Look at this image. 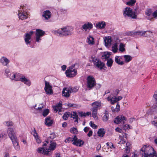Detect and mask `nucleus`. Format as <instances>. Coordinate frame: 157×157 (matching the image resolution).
<instances>
[{"label": "nucleus", "instance_id": "f257e3e1", "mask_svg": "<svg viewBox=\"0 0 157 157\" xmlns=\"http://www.w3.org/2000/svg\"><path fill=\"white\" fill-rule=\"evenodd\" d=\"M43 146V147L38 148L37 150L38 152L44 155H50L52 154L51 151L55 149L56 144L54 142L51 141L49 143L48 141L46 140L45 143L44 144Z\"/></svg>", "mask_w": 157, "mask_h": 157}, {"label": "nucleus", "instance_id": "f03ea898", "mask_svg": "<svg viewBox=\"0 0 157 157\" xmlns=\"http://www.w3.org/2000/svg\"><path fill=\"white\" fill-rule=\"evenodd\" d=\"M140 151H142V157H157V153L151 146H144L141 149Z\"/></svg>", "mask_w": 157, "mask_h": 157}, {"label": "nucleus", "instance_id": "7ed1b4c3", "mask_svg": "<svg viewBox=\"0 0 157 157\" xmlns=\"http://www.w3.org/2000/svg\"><path fill=\"white\" fill-rule=\"evenodd\" d=\"M72 30L73 29L71 27L67 26L59 29L55 32V33H57V34H58L59 35L66 36L71 35Z\"/></svg>", "mask_w": 157, "mask_h": 157}, {"label": "nucleus", "instance_id": "20e7f679", "mask_svg": "<svg viewBox=\"0 0 157 157\" xmlns=\"http://www.w3.org/2000/svg\"><path fill=\"white\" fill-rule=\"evenodd\" d=\"M75 64L72 65L66 71L65 73L67 77H72L77 75V70L75 69Z\"/></svg>", "mask_w": 157, "mask_h": 157}, {"label": "nucleus", "instance_id": "39448f33", "mask_svg": "<svg viewBox=\"0 0 157 157\" xmlns=\"http://www.w3.org/2000/svg\"><path fill=\"white\" fill-rule=\"evenodd\" d=\"M123 15L125 17H130L132 19H136V15L133 14L132 9L129 7H127L123 11Z\"/></svg>", "mask_w": 157, "mask_h": 157}, {"label": "nucleus", "instance_id": "423d86ee", "mask_svg": "<svg viewBox=\"0 0 157 157\" xmlns=\"http://www.w3.org/2000/svg\"><path fill=\"white\" fill-rule=\"evenodd\" d=\"M87 86L89 88H92L96 85L95 79L92 76H88L87 78Z\"/></svg>", "mask_w": 157, "mask_h": 157}, {"label": "nucleus", "instance_id": "0eeeda50", "mask_svg": "<svg viewBox=\"0 0 157 157\" xmlns=\"http://www.w3.org/2000/svg\"><path fill=\"white\" fill-rule=\"evenodd\" d=\"M36 41L37 42H39L41 40L40 38L45 34V32L42 30L39 29H36Z\"/></svg>", "mask_w": 157, "mask_h": 157}, {"label": "nucleus", "instance_id": "6e6552de", "mask_svg": "<svg viewBox=\"0 0 157 157\" xmlns=\"http://www.w3.org/2000/svg\"><path fill=\"white\" fill-rule=\"evenodd\" d=\"M72 142L73 144L77 146L81 147L84 144V142L80 139H78L76 135H75L73 137Z\"/></svg>", "mask_w": 157, "mask_h": 157}, {"label": "nucleus", "instance_id": "1a4fd4ad", "mask_svg": "<svg viewBox=\"0 0 157 157\" xmlns=\"http://www.w3.org/2000/svg\"><path fill=\"white\" fill-rule=\"evenodd\" d=\"M8 135L11 140L17 138L16 133L15 132V128H8L7 130Z\"/></svg>", "mask_w": 157, "mask_h": 157}, {"label": "nucleus", "instance_id": "9d476101", "mask_svg": "<svg viewBox=\"0 0 157 157\" xmlns=\"http://www.w3.org/2000/svg\"><path fill=\"white\" fill-rule=\"evenodd\" d=\"M126 118L122 115H119L115 119L114 122L116 124L121 123L124 124L126 120Z\"/></svg>", "mask_w": 157, "mask_h": 157}, {"label": "nucleus", "instance_id": "9b49d317", "mask_svg": "<svg viewBox=\"0 0 157 157\" xmlns=\"http://www.w3.org/2000/svg\"><path fill=\"white\" fill-rule=\"evenodd\" d=\"M45 86L44 90L47 94H51L53 93V91L52 89V87L51 86L49 83L45 81Z\"/></svg>", "mask_w": 157, "mask_h": 157}, {"label": "nucleus", "instance_id": "f8f14e48", "mask_svg": "<svg viewBox=\"0 0 157 157\" xmlns=\"http://www.w3.org/2000/svg\"><path fill=\"white\" fill-rule=\"evenodd\" d=\"M33 32L31 31L29 33L25 34L24 40L27 44L30 43V42L29 40L31 39V36L33 35Z\"/></svg>", "mask_w": 157, "mask_h": 157}, {"label": "nucleus", "instance_id": "ddd939ff", "mask_svg": "<svg viewBox=\"0 0 157 157\" xmlns=\"http://www.w3.org/2000/svg\"><path fill=\"white\" fill-rule=\"evenodd\" d=\"M11 140L14 148L16 150L19 151L20 149V147L19 145L17 138L12 139Z\"/></svg>", "mask_w": 157, "mask_h": 157}, {"label": "nucleus", "instance_id": "4468645a", "mask_svg": "<svg viewBox=\"0 0 157 157\" xmlns=\"http://www.w3.org/2000/svg\"><path fill=\"white\" fill-rule=\"evenodd\" d=\"M105 64L99 59L94 64V67H97L100 70H101L105 67Z\"/></svg>", "mask_w": 157, "mask_h": 157}, {"label": "nucleus", "instance_id": "2eb2a0df", "mask_svg": "<svg viewBox=\"0 0 157 157\" xmlns=\"http://www.w3.org/2000/svg\"><path fill=\"white\" fill-rule=\"evenodd\" d=\"M93 27L92 24L91 23L88 22L85 24L82 27V29L86 31L87 29H91Z\"/></svg>", "mask_w": 157, "mask_h": 157}, {"label": "nucleus", "instance_id": "dca6fc26", "mask_svg": "<svg viewBox=\"0 0 157 157\" xmlns=\"http://www.w3.org/2000/svg\"><path fill=\"white\" fill-rule=\"evenodd\" d=\"M20 81L23 82L28 86H29L31 84V82L29 80L27 79L24 76H22V77L20 78Z\"/></svg>", "mask_w": 157, "mask_h": 157}, {"label": "nucleus", "instance_id": "f3484780", "mask_svg": "<svg viewBox=\"0 0 157 157\" xmlns=\"http://www.w3.org/2000/svg\"><path fill=\"white\" fill-rule=\"evenodd\" d=\"M42 16L43 17H44L45 19L48 20L51 17V13L49 10H47L43 12Z\"/></svg>", "mask_w": 157, "mask_h": 157}, {"label": "nucleus", "instance_id": "a211bd4d", "mask_svg": "<svg viewBox=\"0 0 157 157\" xmlns=\"http://www.w3.org/2000/svg\"><path fill=\"white\" fill-rule=\"evenodd\" d=\"M0 62L3 65L7 66L10 62V61L6 58L3 56L1 58Z\"/></svg>", "mask_w": 157, "mask_h": 157}, {"label": "nucleus", "instance_id": "6ab92c4d", "mask_svg": "<svg viewBox=\"0 0 157 157\" xmlns=\"http://www.w3.org/2000/svg\"><path fill=\"white\" fill-rule=\"evenodd\" d=\"M20 74H14L10 77V78L16 81H20V78L21 77Z\"/></svg>", "mask_w": 157, "mask_h": 157}, {"label": "nucleus", "instance_id": "aec40b11", "mask_svg": "<svg viewBox=\"0 0 157 157\" xmlns=\"http://www.w3.org/2000/svg\"><path fill=\"white\" fill-rule=\"evenodd\" d=\"M91 105L93 106L92 109H97L98 110V108L101 106V103L98 101H95L91 104Z\"/></svg>", "mask_w": 157, "mask_h": 157}, {"label": "nucleus", "instance_id": "412c9836", "mask_svg": "<svg viewBox=\"0 0 157 157\" xmlns=\"http://www.w3.org/2000/svg\"><path fill=\"white\" fill-rule=\"evenodd\" d=\"M68 88H64L62 91L63 96L67 98L70 96V93Z\"/></svg>", "mask_w": 157, "mask_h": 157}, {"label": "nucleus", "instance_id": "4be33fe9", "mask_svg": "<svg viewBox=\"0 0 157 157\" xmlns=\"http://www.w3.org/2000/svg\"><path fill=\"white\" fill-rule=\"evenodd\" d=\"M104 40L105 43V45L106 46H108L110 45L112 41L111 37L108 36L105 37L104 38Z\"/></svg>", "mask_w": 157, "mask_h": 157}, {"label": "nucleus", "instance_id": "5701e85b", "mask_svg": "<svg viewBox=\"0 0 157 157\" xmlns=\"http://www.w3.org/2000/svg\"><path fill=\"white\" fill-rule=\"evenodd\" d=\"M121 56H116L115 57V62L118 64L122 65L124 64V63L123 61H121Z\"/></svg>", "mask_w": 157, "mask_h": 157}, {"label": "nucleus", "instance_id": "b1692460", "mask_svg": "<svg viewBox=\"0 0 157 157\" xmlns=\"http://www.w3.org/2000/svg\"><path fill=\"white\" fill-rule=\"evenodd\" d=\"M18 15L19 19L21 20L26 19L28 17V15L26 12L18 13Z\"/></svg>", "mask_w": 157, "mask_h": 157}, {"label": "nucleus", "instance_id": "393cba45", "mask_svg": "<svg viewBox=\"0 0 157 157\" xmlns=\"http://www.w3.org/2000/svg\"><path fill=\"white\" fill-rule=\"evenodd\" d=\"M53 123V121L51 119V117H48L45 121V124L48 126H51Z\"/></svg>", "mask_w": 157, "mask_h": 157}, {"label": "nucleus", "instance_id": "a878e982", "mask_svg": "<svg viewBox=\"0 0 157 157\" xmlns=\"http://www.w3.org/2000/svg\"><path fill=\"white\" fill-rule=\"evenodd\" d=\"M105 23L104 21L99 22L96 24V27L98 29H103L105 26Z\"/></svg>", "mask_w": 157, "mask_h": 157}, {"label": "nucleus", "instance_id": "bb28decb", "mask_svg": "<svg viewBox=\"0 0 157 157\" xmlns=\"http://www.w3.org/2000/svg\"><path fill=\"white\" fill-rule=\"evenodd\" d=\"M99 59L96 57L93 56H91L90 59V61L93 63L94 65L99 60Z\"/></svg>", "mask_w": 157, "mask_h": 157}, {"label": "nucleus", "instance_id": "cd10ccee", "mask_svg": "<svg viewBox=\"0 0 157 157\" xmlns=\"http://www.w3.org/2000/svg\"><path fill=\"white\" fill-rule=\"evenodd\" d=\"M107 99L108 101H110L111 104L113 105L114 104L117 102L115 97L111 98L109 96L107 98Z\"/></svg>", "mask_w": 157, "mask_h": 157}, {"label": "nucleus", "instance_id": "c85d7f7f", "mask_svg": "<svg viewBox=\"0 0 157 157\" xmlns=\"http://www.w3.org/2000/svg\"><path fill=\"white\" fill-rule=\"evenodd\" d=\"M105 133L104 129L103 128L99 129L98 132V135L99 136L101 137L104 136Z\"/></svg>", "mask_w": 157, "mask_h": 157}, {"label": "nucleus", "instance_id": "c756f323", "mask_svg": "<svg viewBox=\"0 0 157 157\" xmlns=\"http://www.w3.org/2000/svg\"><path fill=\"white\" fill-rule=\"evenodd\" d=\"M94 39L92 36H89L87 38L86 41L89 44H93L94 43Z\"/></svg>", "mask_w": 157, "mask_h": 157}, {"label": "nucleus", "instance_id": "7c9ffc66", "mask_svg": "<svg viewBox=\"0 0 157 157\" xmlns=\"http://www.w3.org/2000/svg\"><path fill=\"white\" fill-rule=\"evenodd\" d=\"M111 55V53L110 52H105L102 56V58L103 59H105L107 60L109 59V56Z\"/></svg>", "mask_w": 157, "mask_h": 157}, {"label": "nucleus", "instance_id": "2f4dec72", "mask_svg": "<svg viewBox=\"0 0 157 157\" xmlns=\"http://www.w3.org/2000/svg\"><path fill=\"white\" fill-rule=\"evenodd\" d=\"M120 105L117 103L116 108H114L113 107H111V110L113 112H118L120 111Z\"/></svg>", "mask_w": 157, "mask_h": 157}, {"label": "nucleus", "instance_id": "473e14b6", "mask_svg": "<svg viewBox=\"0 0 157 157\" xmlns=\"http://www.w3.org/2000/svg\"><path fill=\"white\" fill-rule=\"evenodd\" d=\"M71 115L70 116V117H72L74 119H75V122H78V116L77 114V113L73 112L72 113H71Z\"/></svg>", "mask_w": 157, "mask_h": 157}, {"label": "nucleus", "instance_id": "72a5a7b5", "mask_svg": "<svg viewBox=\"0 0 157 157\" xmlns=\"http://www.w3.org/2000/svg\"><path fill=\"white\" fill-rule=\"evenodd\" d=\"M125 62L128 63L130 62L132 59V57L129 55H125L123 56Z\"/></svg>", "mask_w": 157, "mask_h": 157}, {"label": "nucleus", "instance_id": "f704fd0d", "mask_svg": "<svg viewBox=\"0 0 157 157\" xmlns=\"http://www.w3.org/2000/svg\"><path fill=\"white\" fill-rule=\"evenodd\" d=\"M152 13L151 10V9H147L145 11V14L147 15V16L150 17ZM147 19L148 20H150L151 19L149 18L148 17H146Z\"/></svg>", "mask_w": 157, "mask_h": 157}, {"label": "nucleus", "instance_id": "c9c22d12", "mask_svg": "<svg viewBox=\"0 0 157 157\" xmlns=\"http://www.w3.org/2000/svg\"><path fill=\"white\" fill-rule=\"evenodd\" d=\"M91 110L92 112V116L94 118H97V112L98 110L97 109H91Z\"/></svg>", "mask_w": 157, "mask_h": 157}, {"label": "nucleus", "instance_id": "e433bc0d", "mask_svg": "<svg viewBox=\"0 0 157 157\" xmlns=\"http://www.w3.org/2000/svg\"><path fill=\"white\" fill-rule=\"evenodd\" d=\"M71 115L70 113L69 112H66L63 115V118L64 120H67L68 117H70V116Z\"/></svg>", "mask_w": 157, "mask_h": 157}, {"label": "nucleus", "instance_id": "4c0bfd02", "mask_svg": "<svg viewBox=\"0 0 157 157\" xmlns=\"http://www.w3.org/2000/svg\"><path fill=\"white\" fill-rule=\"evenodd\" d=\"M113 61L112 59L110 58L109 59H108L107 60V62L106 63L107 66L108 67H111L113 65Z\"/></svg>", "mask_w": 157, "mask_h": 157}, {"label": "nucleus", "instance_id": "58836bf2", "mask_svg": "<svg viewBox=\"0 0 157 157\" xmlns=\"http://www.w3.org/2000/svg\"><path fill=\"white\" fill-rule=\"evenodd\" d=\"M109 114L107 111H105L104 115L103 117V121H106L108 119Z\"/></svg>", "mask_w": 157, "mask_h": 157}, {"label": "nucleus", "instance_id": "ea45409f", "mask_svg": "<svg viewBox=\"0 0 157 157\" xmlns=\"http://www.w3.org/2000/svg\"><path fill=\"white\" fill-rule=\"evenodd\" d=\"M68 88L70 94L72 92H76L78 90V89L76 87H69Z\"/></svg>", "mask_w": 157, "mask_h": 157}, {"label": "nucleus", "instance_id": "a19ab883", "mask_svg": "<svg viewBox=\"0 0 157 157\" xmlns=\"http://www.w3.org/2000/svg\"><path fill=\"white\" fill-rule=\"evenodd\" d=\"M117 47V45L116 44H114L113 46L112 47V50L114 53H116L117 52L118 49Z\"/></svg>", "mask_w": 157, "mask_h": 157}, {"label": "nucleus", "instance_id": "79ce46f5", "mask_svg": "<svg viewBox=\"0 0 157 157\" xmlns=\"http://www.w3.org/2000/svg\"><path fill=\"white\" fill-rule=\"evenodd\" d=\"M70 132L72 133L76 134L77 133L78 131L77 128H72L70 129Z\"/></svg>", "mask_w": 157, "mask_h": 157}, {"label": "nucleus", "instance_id": "37998d69", "mask_svg": "<svg viewBox=\"0 0 157 157\" xmlns=\"http://www.w3.org/2000/svg\"><path fill=\"white\" fill-rule=\"evenodd\" d=\"M142 33V36H146V37H150V35H145V34L147 33H150V34H151L152 33V32L150 31H141Z\"/></svg>", "mask_w": 157, "mask_h": 157}, {"label": "nucleus", "instance_id": "c03bdc74", "mask_svg": "<svg viewBox=\"0 0 157 157\" xmlns=\"http://www.w3.org/2000/svg\"><path fill=\"white\" fill-rule=\"evenodd\" d=\"M124 45L122 43H121L119 46V50L121 52H124L125 51L124 48Z\"/></svg>", "mask_w": 157, "mask_h": 157}, {"label": "nucleus", "instance_id": "a18cd8bd", "mask_svg": "<svg viewBox=\"0 0 157 157\" xmlns=\"http://www.w3.org/2000/svg\"><path fill=\"white\" fill-rule=\"evenodd\" d=\"M139 9L138 6H137L134 10V11H133V14H134L136 15V19L137 17V15L138 14V10Z\"/></svg>", "mask_w": 157, "mask_h": 157}, {"label": "nucleus", "instance_id": "49530a36", "mask_svg": "<svg viewBox=\"0 0 157 157\" xmlns=\"http://www.w3.org/2000/svg\"><path fill=\"white\" fill-rule=\"evenodd\" d=\"M4 124L8 126H13V122L10 121H5L4 122Z\"/></svg>", "mask_w": 157, "mask_h": 157}, {"label": "nucleus", "instance_id": "de8ad7c7", "mask_svg": "<svg viewBox=\"0 0 157 157\" xmlns=\"http://www.w3.org/2000/svg\"><path fill=\"white\" fill-rule=\"evenodd\" d=\"M49 112V110L48 109H46L44 110L43 113V115L45 117L46 116Z\"/></svg>", "mask_w": 157, "mask_h": 157}, {"label": "nucleus", "instance_id": "09e8293b", "mask_svg": "<svg viewBox=\"0 0 157 157\" xmlns=\"http://www.w3.org/2000/svg\"><path fill=\"white\" fill-rule=\"evenodd\" d=\"M90 126L94 128H97L98 127L97 126L95 125L94 123L92 121H90Z\"/></svg>", "mask_w": 157, "mask_h": 157}, {"label": "nucleus", "instance_id": "8fccbe9b", "mask_svg": "<svg viewBox=\"0 0 157 157\" xmlns=\"http://www.w3.org/2000/svg\"><path fill=\"white\" fill-rule=\"evenodd\" d=\"M5 72L6 74V75L7 76H9V75H10V76H11V74H10V70L9 69H6L5 70Z\"/></svg>", "mask_w": 157, "mask_h": 157}, {"label": "nucleus", "instance_id": "3c124183", "mask_svg": "<svg viewBox=\"0 0 157 157\" xmlns=\"http://www.w3.org/2000/svg\"><path fill=\"white\" fill-rule=\"evenodd\" d=\"M73 139V138H72L70 137H68L65 140V142L66 143H70L71 141L72 142Z\"/></svg>", "mask_w": 157, "mask_h": 157}, {"label": "nucleus", "instance_id": "603ef678", "mask_svg": "<svg viewBox=\"0 0 157 157\" xmlns=\"http://www.w3.org/2000/svg\"><path fill=\"white\" fill-rule=\"evenodd\" d=\"M35 138L36 142L39 144L41 142V141L40 140V139L39 136H36V137H35Z\"/></svg>", "mask_w": 157, "mask_h": 157}, {"label": "nucleus", "instance_id": "864d4df0", "mask_svg": "<svg viewBox=\"0 0 157 157\" xmlns=\"http://www.w3.org/2000/svg\"><path fill=\"white\" fill-rule=\"evenodd\" d=\"M135 33V32L134 31L128 32L127 33V35L129 36H132L133 35H136Z\"/></svg>", "mask_w": 157, "mask_h": 157}, {"label": "nucleus", "instance_id": "5fc2aeb1", "mask_svg": "<svg viewBox=\"0 0 157 157\" xmlns=\"http://www.w3.org/2000/svg\"><path fill=\"white\" fill-rule=\"evenodd\" d=\"M20 8L18 10V13H24V10L23 9V7L21 6H20Z\"/></svg>", "mask_w": 157, "mask_h": 157}, {"label": "nucleus", "instance_id": "6e6d98bb", "mask_svg": "<svg viewBox=\"0 0 157 157\" xmlns=\"http://www.w3.org/2000/svg\"><path fill=\"white\" fill-rule=\"evenodd\" d=\"M32 133L34 137H35L36 136H38L36 132L35 129H34L33 130V131Z\"/></svg>", "mask_w": 157, "mask_h": 157}, {"label": "nucleus", "instance_id": "4d7b16f0", "mask_svg": "<svg viewBox=\"0 0 157 157\" xmlns=\"http://www.w3.org/2000/svg\"><path fill=\"white\" fill-rule=\"evenodd\" d=\"M126 141L124 139H121L118 143L119 144H124Z\"/></svg>", "mask_w": 157, "mask_h": 157}, {"label": "nucleus", "instance_id": "13d9d810", "mask_svg": "<svg viewBox=\"0 0 157 157\" xmlns=\"http://www.w3.org/2000/svg\"><path fill=\"white\" fill-rule=\"evenodd\" d=\"M79 114L80 115L81 117H86V114L85 113H83L82 112H79Z\"/></svg>", "mask_w": 157, "mask_h": 157}, {"label": "nucleus", "instance_id": "bf43d9fd", "mask_svg": "<svg viewBox=\"0 0 157 157\" xmlns=\"http://www.w3.org/2000/svg\"><path fill=\"white\" fill-rule=\"evenodd\" d=\"M153 98L155 99L156 101H157V90L155 92L154 95L153 96Z\"/></svg>", "mask_w": 157, "mask_h": 157}, {"label": "nucleus", "instance_id": "052dcab7", "mask_svg": "<svg viewBox=\"0 0 157 157\" xmlns=\"http://www.w3.org/2000/svg\"><path fill=\"white\" fill-rule=\"evenodd\" d=\"M130 147H126L125 151L126 153H129V152L130 151Z\"/></svg>", "mask_w": 157, "mask_h": 157}, {"label": "nucleus", "instance_id": "680f3d73", "mask_svg": "<svg viewBox=\"0 0 157 157\" xmlns=\"http://www.w3.org/2000/svg\"><path fill=\"white\" fill-rule=\"evenodd\" d=\"M130 128L129 125H125L123 126V129L126 130V129H128Z\"/></svg>", "mask_w": 157, "mask_h": 157}, {"label": "nucleus", "instance_id": "e2e57ef3", "mask_svg": "<svg viewBox=\"0 0 157 157\" xmlns=\"http://www.w3.org/2000/svg\"><path fill=\"white\" fill-rule=\"evenodd\" d=\"M136 35H137L140 36H142L141 31H135Z\"/></svg>", "mask_w": 157, "mask_h": 157}, {"label": "nucleus", "instance_id": "0e129e2a", "mask_svg": "<svg viewBox=\"0 0 157 157\" xmlns=\"http://www.w3.org/2000/svg\"><path fill=\"white\" fill-rule=\"evenodd\" d=\"M115 131L117 132H119L120 133H121L122 131L121 129L118 127L115 129Z\"/></svg>", "mask_w": 157, "mask_h": 157}, {"label": "nucleus", "instance_id": "69168bd1", "mask_svg": "<svg viewBox=\"0 0 157 157\" xmlns=\"http://www.w3.org/2000/svg\"><path fill=\"white\" fill-rule=\"evenodd\" d=\"M153 16L154 18L157 17V10L153 13Z\"/></svg>", "mask_w": 157, "mask_h": 157}, {"label": "nucleus", "instance_id": "338daca9", "mask_svg": "<svg viewBox=\"0 0 157 157\" xmlns=\"http://www.w3.org/2000/svg\"><path fill=\"white\" fill-rule=\"evenodd\" d=\"M90 128L88 127H85L84 129V131L86 132H87L89 130Z\"/></svg>", "mask_w": 157, "mask_h": 157}, {"label": "nucleus", "instance_id": "774afa93", "mask_svg": "<svg viewBox=\"0 0 157 157\" xmlns=\"http://www.w3.org/2000/svg\"><path fill=\"white\" fill-rule=\"evenodd\" d=\"M62 104L60 103H59L57 104L56 105V106L58 107L59 109V108H61L62 106Z\"/></svg>", "mask_w": 157, "mask_h": 157}]
</instances>
